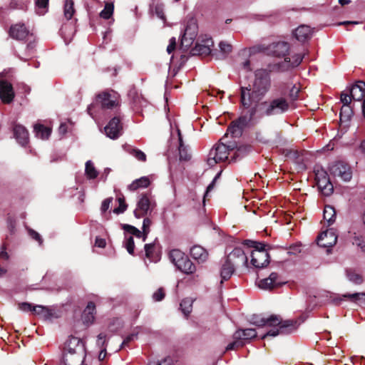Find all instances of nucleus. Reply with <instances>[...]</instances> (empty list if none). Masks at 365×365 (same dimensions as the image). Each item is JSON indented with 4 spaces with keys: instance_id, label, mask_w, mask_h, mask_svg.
Masks as SVG:
<instances>
[{
    "instance_id": "obj_20",
    "label": "nucleus",
    "mask_w": 365,
    "mask_h": 365,
    "mask_svg": "<svg viewBox=\"0 0 365 365\" xmlns=\"http://www.w3.org/2000/svg\"><path fill=\"white\" fill-rule=\"evenodd\" d=\"M313 34L312 29L307 25H301L293 31V36L299 42L309 40Z\"/></svg>"
},
{
    "instance_id": "obj_3",
    "label": "nucleus",
    "mask_w": 365,
    "mask_h": 365,
    "mask_svg": "<svg viewBox=\"0 0 365 365\" xmlns=\"http://www.w3.org/2000/svg\"><path fill=\"white\" fill-rule=\"evenodd\" d=\"M252 324L258 327H265L270 328L265 334L262 336V339L266 336H276L279 334H287L289 332L292 324L289 321L282 322L281 318L276 315H272L268 318H260L253 319Z\"/></svg>"
},
{
    "instance_id": "obj_32",
    "label": "nucleus",
    "mask_w": 365,
    "mask_h": 365,
    "mask_svg": "<svg viewBox=\"0 0 365 365\" xmlns=\"http://www.w3.org/2000/svg\"><path fill=\"white\" fill-rule=\"evenodd\" d=\"M176 267L185 274H192L195 272L196 269L195 264L187 257H184V260L179 263Z\"/></svg>"
},
{
    "instance_id": "obj_17",
    "label": "nucleus",
    "mask_w": 365,
    "mask_h": 365,
    "mask_svg": "<svg viewBox=\"0 0 365 365\" xmlns=\"http://www.w3.org/2000/svg\"><path fill=\"white\" fill-rule=\"evenodd\" d=\"M283 284L279 279L276 272H272L267 278L259 279L257 282L259 288L264 290H271L275 287H279Z\"/></svg>"
},
{
    "instance_id": "obj_40",
    "label": "nucleus",
    "mask_w": 365,
    "mask_h": 365,
    "mask_svg": "<svg viewBox=\"0 0 365 365\" xmlns=\"http://www.w3.org/2000/svg\"><path fill=\"white\" fill-rule=\"evenodd\" d=\"M85 174L90 180L96 178L98 175V172L91 160H88L86 163Z\"/></svg>"
},
{
    "instance_id": "obj_4",
    "label": "nucleus",
    "mask_w": 365,
    "mask_h": 365,
    "mask_svg": "<svg viewBox=\"0 0 365 365\" xmlns=\"http://www.w3.org/2000/svg\"><path fill=\"white\" fill-rule=\"evenodd\" d=\"M235 148V142H230L227 145L225 137L222 138L220 142L216 143L210 150L207 158V164L212 167L217 163L228 160L229 155L232 154V151H234Z\"/></svg>"
},
{
    "instance_id": "obj_58",
    "label": "nucleus",
    "mask_w": 365,
    "mask_h": 365,
    "mask_svg": "<svg viewBox=\"0 0 365 365\" xmlns=\"http://www.w3.org/2000/svg\"><path fill=\"white\" fill-rule=\"evenodd\" d=\"M33 307H34L31 304L27 303V302H23V303H21L19 304V309L24 312H28V311L32 312Z\"/></svg>"
},
{
    "instance_id": "obj_27",
    "label": "nucleus",
    "mask_w": 365,
    "mask_h": 365,
    "mask_svg": "<svg viewBox=\"0 0 365 365\" xmlns=\"http://www.w3.org/2000/svg\"><path fill=\"white\" fill-rule=\"evenodd\" d=\"M257 336V331L254 329H239L233 334V339H240L241 341L250 340Z\"/></svg>"
},
{
    "instance_id": "obj_35",
    "label": "nucleus",
    "mask_w": 365,
    "mask_h": 365,
    "mask_svg": "<svg viewBox=\"0 0 365 365\" xmlns=\"http://www.w3.org/2000/svg\"><path fill=\"white\" fill-rule=\"evenodd\" d=\"M187 256L181 252L180 250L174 249L172 250L169 253V258L172 263L177 267V265L184 260V257Z\"/></svg>"
},
{
    "instance_id": "obj_50",
    "label": "nucleus",
    "mask_w": 365,
    "mask_h": 365,
    "mask_svg": "<svg viewBox=\"0 0 365 365\" xmlns=\"http://www.w3.org/2000/svg\"><path fill=\"white\" fill-rule=\"evenodd\" d=\"M300 88L296 85L293 86L289 91V98L292 101H295L298 98Z\"/></svg>"
},
{
    "instance_id": "obj_49",
    "label": "nucleus",
    "mask_w": 365,
    "mask_h": 365,
    "mask_svg": "<svg viewBox=\"0 0 365 365\" xmlns=\"http://www.w3.org/2000/svg\"><path fill=\"white\" fill-rule=\"evenodd\" d=\"M130 153L138 160L144 162L146 160L145 154L140 150L133 149Z\"/></svg>"
},
{
    "instance_id": "obj_1",
    "label": "nucleus",
    "mask_w": 365,
    "mask_h": 365,
    "mask_svg": "<svg viewBox=\"0 0 365 365\" xmlns=\"http://www.w3.org/2000/svg\"><path fill=\"white\" fill-rule=\"evenodd\" d=\"M271 87V78L264 69L257 70L252 84L240 87V103L244 108L251 111L253 107L262 103Z\"/></svg>"
},
{
    "instance_id": "obj_23",
    "label": "nucleus",
    "mask_w": 365,
    "mask_h": 365,
    "mask_svg": "<svg viewBox=\"0 0 365 365\" xmlns=\"http://www.w3.org/2000/svg\"><path fill=\"white\" fill-rule=\"evenodd\" d=\"M190 254L191 257L199 263L205 262L208 258L207 251L200 245H194L190 248Z\"/></svg>"
},
{
    "instance_id": "obj_30",
    "label": "nucleus",
    "mask_w": 365,
    "mask_h": 365,
    "mask_svg": "<svg viewBox=\"0 0 365 365\" xmlns=\"http://www.w3.org/2000/svg\"><path fill=\"white\" fill-rule=\"evenodd\" d=\"M150 184V180L148 177L144 176L139 179H136L131 184L128 185V190L135 191L138 188H146Z\"/></svg>"
},
{
    "instance_id": "obj_24",
    "label": "nucleus",
    "mask_w": 365,
    "mask_h": 365,
    "mask_svg": "<svg viewBox=\"0 0 365 365\" xmlns=\"http://www.w3.org/2000/svg\"><path fill=\"white\" fill-rule=\"evenodd\" d=\"M14 135L20 145L24 146L27 144L29 141V133L24 126L16 125L14 127Z\"/></svg>"
},
{
    "instance_id": "obj_12",
    "label": "nucleus",
    "mask_w": 365,
    "mask_h": 365,
    "mask_svg": "<svg viewBox=\"0 0 365 365\" xmlns=\"http://www.w3.org/2000/svg\"><path fill=\"white\" fill-rule=\"evenodd\" d=\"M330 173L344 181H349L352 178V172L349 165L344 162H335L329 168Z\"/></svg>"
},
{
    "instance_id": "obj_5",
    "label": "nucleus",
    "mask_w": 365,
    "mask_h": 365,
    "mask_svg": "<svg viewBox=\"0 0 365 365\" xmlns=\"http://www.w3.org/2000/svg\"><path fill=\"white\" fill-rule=\"evenodd\" d=\"M271 50L275 56L284 57L283 64H284V66L287 69L298 66L304 58V56L301 54H294L292 55V57L287 56L289 50V44L285 41H279L272 43Z\"/></svg>"
},
{
    "instance_id": "obj_52",
    "label": "nucleus",
    "mask_w": 365,
    "mask_h": 365,
    "mask_svg": "<svg viewBox=\"0 0 365 365\" xmlns=\"http://www.w3.org/2000/svg\"><path fill=\"white\" fill-rule=\"evenodd\" d=\"M243 346V342L240 339H234V341L230 343L226 346V351L233 350L237 347Z\"/></svg>"
},
{
    "instance_id": "obj_26",
    "label": "nucleus",
    "mask_w": 365,
    "mask_h": 365,
    "mask_svg": "<svg viewBox=\"0 0 365 365\" xmlns=\"http://www.w3.org/2000/svg\"><path fill=\"white\" fill-rule=\"evenodd\" d=\"M235 267H236L230 262H228V259L226 258L220 269L221 283H222L223 281L228 280L231 277Z\"/></svg>"
},
{
    "instance_id": "obj_9",
    "label": "nucleus",
    "mask_w": 365,
    "mask_h": 365,
    "mask_svg": "<svg viewBox=\"0 0 365 365\" xmlns=\"http://www.w3.org/2000/svg\"><path fill=\"white\" fill-rule=\"evenodd\" d=\"M96 100L101 103L103 108L110 109L118 106L120 104V96L114 91L99 93L96 97Z\"/></svg>"
},
{
    "instance_id": "obj_33",
    "label": "nucleus",
    "mask_w": 365,
    "mask_h": 365,
    "mask_svg": "<svg viewBox=\"0 0 365 365\" xmlns=\"http://www.w3.org/2000/svg\"><path fill=\"white\" fill-rule=\"evenodd\" d=\"M342 297L347 298L351 302H354L359 306L365 305V292L346 294L342 295Z\"/></svg>"
},
{
    "instance_id": "obj_59",
    "label": "nucleus",
    "mask_w": 365,
    "mask_h": 365,
    "mask_svg": "<svg viewBox=\"0 0 365 365\" xmlns=\"http://www.w3.org/2000/svg\"><path fill=\"white\" fill-rule=\"evenodd\" d=\"M176 40L175 38L173 37L170 39L169 45L167 47V51L168 53H171L175 48Z\"/></svg>"
},
{
    "instance_id": "obj_37",
    "label": "nucleus",
    "mask_w": 365,
    "mask_h": 365,
    "mask_svg": "<svg viewBox=\"0 0 365 365\" xmlns=\"http://www.w3.org/2000/svg\"><path fill=\"white\" fill-rule=\"evenodd\" d=\"M49 0H36L35 11L39 16H43L48 12Z\"/></svg>"
},
{
    "instance_id": "obj_38",
    "label": "nucleus",
    "mask_w": 365,
    "mask_h": 365,
    "mask_svg": "<svg viewBox=\"0 0 365 365\" xmlns=\"http://www.w3.org/2000/svg\"><path fill=\"white\" fill-rule=\"evenodd\" d=\"M74 3L73 0H65L63 6L64 16L67 20L71 19L75 13Z\"/></svg>"
},
{
    "instance_id": "obj_43",
    "label": "nucleus",
    "mask_w": 365,
    "mask_h": 365,
    "mask_svg": "<svg viewBox=\"0 0 365 365\" xmlns=\"http://www.w3.org/2000/svg\"><path fill=\"white\" fill-rule=\"evenodd\" d=\"M178 140H179V153H180V158L182 160H187L189 158V156L187 153H186L185 147L182 142V138L180 133V131L179 129H178Z\"/></svg>"
},
{
    "instance_id": "obj_10",
    "label": "nucleus",
    "mask_w": 365,
    "mask_h": 365,
    "mask_svg": "<svg viewBox=\"0 0 365 365\" xmlns=\"http://www.w3.org/2000/svg\"><path fill=\"white\" fill-rule=\"evenodd\" d=\"M315 177L318 187L322 192L326 196L330 195L333 192L334 187L327 173L324 169H318L315 170Z\"/></svg>"
},
{
    "instance_id": "obj_51",
    "label": "nucleus",
    "mask_w": 365,
    "mask_h": 365,
    "mask_svg": "<svg viewBox=\"0 0 365 365\" xmlns=\"http://www.w3.org/2000/svg\"><path fill=\"white\" fill-rule=\"evenodd\" d=\"M137 338H138V333H135V332H133V333L128 335L123 341V342L120 345V349L125 346L126 345L128 344V343H130L131 341L136 339Z\"/></svg>"
},
{
    "instance_id": "obj_41",
    "label": "nucleus",
    "mask_w": 365,
    "mask_h": 365,
    "mask_svg": "<svg viewBox=\"0 0 365 365\" xmlns=\"http://www.w3.org/2000/svg\"><path fill=\"white\" fill-rule=\"evenodd\" d=\"M192 302L193 301L190 298H185L182 300L180 307L182 312L185 314V316H188L189 314L192 312Z\"/></svg>"
},
{
    "instance_id": "obj_44",
    "label": "nucleus",
    "mask_w": 365,
    "mask_h": 365,
    "mask_svg": "<svg viewBox=\"0 0 365 365\" xmlns=\"http://www.w3.org/2000/svg\"><path fill=\"white\" fill-rule=\"evenodd\" d=\"M123 229L125 232H129L130 234L133 235L137 237H140L142 235H143V232H141L138 229L132 225H123Z\"/></svg>"
},
{
    "instance_id": "obj_19",
    "label": "nucleus",
    "mask_w": 365,
    "mask_h": 365,
    "mask_svg": "<svg viewBox=\"0 0 365 365\" xmlns=\"http://www.w3.org/2000/svg\"><path fill=\"white\" fill-rule=\"evenodd\" d=\"M351 101H360L365 99V82L359 81L347 89Z\"/></svg>"
},
{
    "instance_id": "obj_11",
    "label": "nucleus",
    "mask_w": 365,
    "mask_h": 365,
    "mask_svg": "<svg viewBox=\"0 0 365 365\" xmlns=\"http://www.w3.org/2000/svg\"><path fill=\"white\" fill-rule=\"evenodd\" d=\"M257 120H250V114L249 113V118L242 116L238 118L236 121H234L228 127L227 133L225 135V140L228 135H230L232 138L240 137L242 133V130L245 126L248 125L249 123H255Z\"/></svg>"
},
{
    "instance_id": "obj_64",
    "label": "nucleus",
    "mask_w": 365,
    "mask_h": 365,
    "mask_svg": "<svg viewBox=\"0 0 365 365\" xmlns=\"http://www.w3.org/2000/svg\"><path fill=\"white\" fill-rule=\"evenodd\" d=\"M58 132L61 135H64L67 132V125L61 123L58 128Z\"/></svg>"
},
{
    "instance_id": "obj_8",
    "label": "nucleus",
    "mask_w": 365,
    "mask_h": 365,
    "mask_svg": "<svg viewBox=\"0 0 365 365\" xmlns=\"http://www.w3.org/2000/svg\"><path fill=\"white\" fill-rule=\"evenodd\" d=\"M341 101L343 103V106L340 111V128L341 129H346L353 115L352 109L349 106L351 97L348 93L342 92L341 94Z\"/></svg>"
},
{
    "instance_id": "obj_62",
    "label": "nucleus",
    "mask_w": 365,
    "mask_h": 365,
    "mask_svg": "<svg viewBox=\"0 0 365 365\" xmlns=\"http://www.w3.org/2000/svg\"><path fill=\"white\" fill-rule=\"evenodd\" d=\"M153 249V245L151 244L145 245V252L147 257H150L152 250Z\"/></svg>"
},
{
    "instance_id": "obj_31",
    "label": "nucleus",
    "mask_w": 365,
    "mask_h": 365,
    "mask_svg": "<svg viewBox=\"0 0 365 365\" xmlns=\"http://www.w3.org/2000/svg\"><path fill=\"white\" fill-rule=\"evenodd\" d=\"M213 46L212 39H207L205 44L197 43L194 51L200 55L207 56L211 53V47Z\"/></svg>"
},
{
    "instance_id": "obj_61",
    "label": "nucleus",
    "mask_w": 365,
    "mask_h": 365,
    "mask_svg": "<svg viewBox=\"0 0 365 365\" xmlns=\"http://www.w3.org/2000/svg\"><path fill=\"white\" fill-rule=\"evenodd\" d=\"M95 245H96V246H97L98 247L103 248L106 247V242L104 239L100 238V237H96Z\"/></svg>"
},
{
    "instance_id": "obj_63",
    "label": "nucleus",
    "mask_w": 365,
    "mask_h": 365,
    "mask_svg": "<svg viewBox=\"0 0 365 365\" xmlns=\"http://www.w3.org/2000/svg\"><path fill=\"white\" fill-rule=\"evenodd\" d=\"M242 68L245 70V71H251L250 68V62L249 60H245L244 62L241 64Z\"/></svg>"
},
{
    "instance_id": "obj_18",
    "label": "nucleus",
    "mask_w": 365,
    "mask_h": 365,
    "mask_svg": "<svg viewBox=\"0 0 365 365\" xmlns=\"http://www.w3.org/2000/svg\"><path fill=\"white\" fill-rule=\"evenodd\" d=\"M78 353L69 354L65 352L63 354V360L65 365H78L83 363L86 357V350H83L81 347L77 348Z\"/></svg>"
},
{
    "instance_id": "obj_34",
    "label": "nucleus",
    "mask_w": 365,
    "mask_h": 365,
    "mask_svg": "<svg viewBox=\"0 0 365 365\" xmlns=\"http://www.w3.org/2000/svg\"><path fill=\"white\" fill-rule=\"evenodd\" d=\"M34 132L37 138L42 140H46L49 138L51 130L47 127L36 124L34 125Z\"/></svg>"
},
{
    "instance_id": "obj_56",
    "label": "nucleus",
    "mask_w": 365,
    "mask_h": 365,
    "mask_svg": "<svg viewBox=\"0 0 365 365\" xmlns=\"http://www.w3.org/2000/svg\"><path fill=\"white\" fill-rule=\"evenodd\" d=\"M220 175H221V172L218 173L214 178L212 182L207 186L206 192L204 195V198L207 195V193L213 189V187L215 186V181L220 178ZM203 202H205V199L203 200Z\"/></svg>"
},
{
    "instance_id": "obj_42",
    "label": "nucleus",
    "mask_w": 365,
    "mask_h": 365,
    "mask_svg": "<svg viewBox=\"0 0 365 365\" xmlns=\"http://www.w3.org/2000/svg\"><path fill=\"white\" fill-rule=\"evenodd\" d=\"M113 3H106L104 9L100 13V16L104 19H109L113 14Z\"/></svg>"
},
{
    "instance_id": "obj_60",
    "label": "nucleus",
    "mask_w": 365,
    "mask_h": 365,
    "mask_svg": "<svg viewBox=\"0 0 365 365\" xmlns=\"http://www.w3.org/2000/svg\"><path fill=\"white\" fill-rule=\"evenodd\" d=\"M106 334H103V333H101L98 335V339H97V344L99 346H103L105 343H106Z\"/></svg>"
},
{
    "instance_id": "obj_25",
    "label": "nucleus",
    "mask_w": 365,
    "mask_h": 365,
    "mask_svg": "<svg viewBox=\"0 0 365 365\" xmlns=\"http://www.w3.org/2000/svg\"><path fill=\"white\" fill-rule=\"evenodd\" d=\"M95 314L96 306L93 302H90L83 312L82 319L83 323L86 324H92L95 319Z\"/></svg>"
},
{
    "instance_id": "obj_21",
    "label": "nucleus",
    "mask_w": 365,
    "mask_h": 365,
    "mask_svg": "<svg viewBox=\"0 0 365 365\" xmlns=\"http://www.w3.org/2000/svg\"><path fill=\"white\" fill-rule=\"evenodd\" d=\"M81 347L83 350H86L84 343L77 337H71L65 343L63 347V353L69 352V354L78 353L77 348Z\"/></svg>"
},
{
    "instance_id": "obj_57",
    "label": "nucleus",
    "mask_w": 365,
    "mask_h": 365,
    "mask_svg": "<svg viewBox=\"0 0 365 365\" xmlns=\"http://www.w3.org/2000/svg\"><path fill=\"white\" fill-rule=\"evenodd\" d=\"M29 235L31 236V237H32L34 240H36L39 243V245L42 244V242H43L42 238L38 232L30 229V230H29Z\"/></svg>"
},
{
    "instance_id": "obj_14",
    "label": "nucleus",
    "mask_w": 365,
    "mask_h": 365,
    "mask_svg": "<svg viewBox=\"0 0 365 365\" xmlns=\"http://www.w3.org/2000/svg\"><path fill=\"white\" fill-rule=\"evenodd\" d=\"M197 34V26L194 20H190L185 29L182 36L181 44L182 46L189 47L192 45L193 41Z\"/></svg>"
},
{
    "instance_id": "obj_15",
    "label": "nucleus",
    "mask_w": 365,
    "mask_h": 365,
    "mask_svg": "<svg viewBox=\"0 0 365 365\" xmlns=\"http://www.w3.org/2000/svg\"><path fill=\"white\" fill-rule=\"evenodd\" d=\"M336 241L337 236L333 229L322 232L317 237V245L322 247L330 248L335 245Z\"/></svg>"
},
{
    "instance_id": "obj_46",
    "label": "nucleus",
    "mask_w": 365,
    "mask_h": 365,
    "mask_svg": "<svg viewBox=\"0 0 365 365\" xmlns=\"http://www.w3.org/2000/svg\"><path fill=\"white\" fill-rule=\"evenodd\" d=\"M119 206L113 210V212L115 214H120L124 212L127 209V205L125 202L123 197H119L118 198Z\"/></svg>"
},
{
    "instance_id": "obj_22",
    "label": "nucleus",
    "mask_w": 365,
    "mask_h": 365,
    "mask_svg": "<svg viewBox=\"0 0 365 365\" xmlns=\"http://www.w3.org/2000/svg\"><path fill=\"white\" fill-rule=\"evenodd\" d=\"M29 35V30L23 24H16L11 26L9 36L17 40H23Z\"/></svg>"
},
{
    "instance_id": "obj_29",
    "label": "nucleus",
    "mask_w": 365,
    "mask_h": 365,
    "mask_svg": "<svg viewBox=\"0 0 365 365\" xmlns=\"http://www.w3.org/2000/svg\"><path fill=\"white\" fill-rule=\"evenodd\" d=\"M32 312L38 316L40 318L44 319H49L53 317V314L52 312V310H51L47 307H43L41 305H36L34 306Z\"/></svg>"
},
{
    "instance_id": "obj_28",
    "label": "nucleus",
    "mask_w": 365,
    "mask_h": 365,
    "mask_svg": "<svg viewBox=\"0 0 365 365\" xmlns=\"http://www.w3.org/2000/svg\"><path fill=\"white\" fill-rule=\"evenodd\" d=\"M128 96L130 98L132 103L135 108L146 106V100L144 99L141 94H139L135 89L130 90Z\"/></svg>"
},
{
    "instance_id": "obj_6",
    "label": "nucleus",
    "mask_w": 365,
    "mask_h": 365,
    "mask_svg": "<svg viewBox=\"0 0 365 365\" xmlns=\"http://www.w3.org/2000/svg\"><path fill=\"white\" fill-rule=\"evenodd\" d=\"M246 244L252 247L250 253L251 264L256 268H262L269 263V255L265 249V245L256 241H246Z\"/></svg>"
},
{
    "instance_id": "obj_54",
    "label": "nucleus",
    "mask_w": 365,
    "mask_h": 365,
    "mask_svg": "<svg viewBox=\"0 0 365 365\" xmlns=\"http://www.w3.org/2000/svg\"><path fill=\"white\" fill-rule=\"evenodd\" d=\"M165 297V292L163 288L158 289L153 294V298L155 302L161 301Z\"/></svg>"
},
{
    "instance_id": "obj_16",
    "label": "nucleus",
    "mask_w": 365,
    "mask_h": 365,
    "mask_svg": "<svg viewBox=\"0 0 365 365\" xmlns=\"http://www.w3.org/2000/svg\"><path fill=\"white\" fill-rule=\"evenodd\" d=\"M104 129L108 138L111 139L118 138L121 135L123 129L120 118L118 117L112 118Z\"/></svg>"
},
{
    "instance_id": "obj_2",
    "label": "nucleus",
    "mask_w": 365,
    "mask_h": 365,
    "mask_svg": "<svg viewBox=\"0 0 365 365\" xmlns=\"http://www.w3.org/2000/svg\"><path fill=\"white\" fill-rule=\"evenodd\" d=\"M289 108V103L282 97L274 98L270 101H264L249 111L250 120H259L264 116L282 114L287 112Z\"/></svg>"
},
{
    "instance_id": "obj_39",
    "label": "nucleus",
    "mask_w": 365,
    "mask_h": 365,
    "mask_svg": "<svg viewBox=\"0 0 365 365\" xmlns=\"http://www.w3.org/2000/svg\"><path fill=\"white\" fill-rule=\"evenodd\" d=\"M250 150V147L248 145H240L237 146L235 143V148L234 151H232L233 154L232 160H235L237 158H241L248 153Z\"/></svg>"
},
{
    "instance_id": "obj_13",
    "label": "nucleus",
    "mask_w": 365,
    "mask_h": 365,
    "mask_svg": "<svg viewBox=\"0 0 365 365\" xmlns=\"http://www.w3.org/2000/svg\"><path fill=\"white\" fill-rule=\"evenodd\" d=\"M228 262H230L236 267H248V258L245 252L240 247L235 248L227 257Z\"/></svg>"
},
{
    "instance_id": "obj_48",
    "label": "nucleus",
    "mask_w": 365,
    "mask_h": 365,
    "mask_svg": "<svg viewBox=\"0 0 365 365\" xmlns=\"http://www.w3.org/2000/svg\"><path fill=\"white\" fill-rule=\"evenodd\" d=\"M125 247L127 250V251L128 252L129 254H133V251H134V241H133V238L132 236H130V237H127L125 236Z\"/></svg>"
},
{
    "instance_id": "obj_7",
    "label": "nucleus",
    "mask_w": 365,
    "mask_h": 365,
    "mask_svg": "<svg viewBox=\"0 0 365 365\" xmlns=\"http://www.w3.org/2000/svg\"><path fill=\"white\" fill-rule=\"evenodd\" d=\"M156 206V202L148 194H142L139 196L134 215L136 218H141L150 214Z\"/></svg>"
},
{
    "instance_id": "obj_47",
    "label": "nucleus",
    "mask_w": 365,
    "mask_h": 365,
    "mask_svg": "<svg viewBox=\"0 0 365 365\" xmlns=\"http://www.w3.org/2000/svg\"><path fill=\"white\" fill-rule=\"evenodd\" d=\"M152 224V221L148 217H145L143 222V240L145 241L147 235L150 232V227Z\"/></svg>"
},
{
    "instance_id": "obj_53",
    "label": "nucleus",
    "mask_w": 365,
    "mask_h": 365,
    "mask_svg": "<svg viewBox=\"0 0 365 365\" xmlns=\"http://www.w3.org/2000/svg\"><path fill=\"white\" fill-rule=\"evenodd\" d=\"M220 51L225 54H227L232 51V46L226 42L222 41L219 44Z\"/></svg>"
},
{
    "instance_id": "obj_45",
    "label": "nucleus",
    "mask_w": 365,
    "mask_h": 365,
    "mask_svg": "<svg viewBox=\"0 0 365 365\" xmlns=\"http://www.w3.org/2000/svg\"><path fill=\"white\" fill-rule=\"evenodd\" d=\"M346 276L350 282L359 284L362 282V278L359 274L352 271H347Z\"/></svg>"
},
{
    "instance_id": "obj_36",
    "label": "nucleus",
    "mask_w": 365,
    "mask_h": 365,
    "mask_svg": "<svg viewBox=\"0 0 365 365\" xmlns=\"http://www.w3.org/2000/svg\"><path fill=\"white\" fill-rule=\"evenodd\" d=\"M324 220L328 222V225L333 224L336 219L334 208L330 205H326L324 209Z\"/></svg>"
},
{
    "instance_id": "obj_55",
    "label": "nucleus",
    "mask_w": 365,
    "mask_h": 365,
    "mask_svg": "<svg viewBox=\"0 0 365 365\" xmlns=\"http://www.w3.org/2000/svg\"><path fill=\"white\" fill-rule=\"evenodd\" d=\"M112 201H113L112 197L106 198L103 201V202L101 204V210L103 213L106 212L108 210Z\"/></svg>"
}]
</instances>
